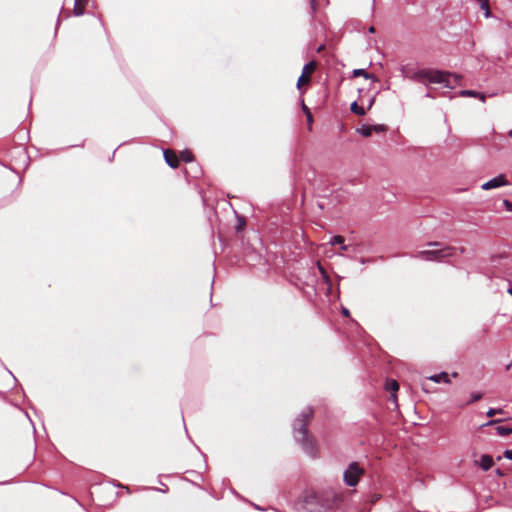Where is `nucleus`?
I'll list each match as a JSON object with an SVG mask.
<instances>
[{
    "label": "nucleus",
    "instance_id": "obj_35",
    "mask_svg": "<svg viewBox=\"0 0 512 512\" xmlns=\"http://www.w3.org/2000/svg\"><path fill=\"white\" fill-rule=\"evenodd\" d=\"M161 485H163L164 487H161V489H158V488H154V489L159 492L166 493L168 491V487L166 485H164L163 483H161Z\"/></svg>",
    "mask_w": 512,
    "mask_h": 512
},
{
    "label": "nucleus",
    "instance_id": "obj_46",
    "mask_svg": "<svg viewBox=\"0 0 512 512\" xmlns=\"http://www.w3.org/2000/svg\"><path fill=\"white\" fill-rule=\"evenodd\" d=\"M511 365H512V363H509L508 365H506L505 369L509 370L511 368Z\"/></svg>",
    "mask_w": 512,
    "mask_h": 512
},
{
    "label": "nucleus",
    "instance_id": "obj_25",
    "mask_svg": "<svg viewBox=\"0 0 512 512\" xmlns=\"http://www.w3.org/2000/svg\"><path fill=\"white\" fill-rule=\"evenodd\" d=\"M501 413H503L502 408H489L488 411L486 412V416L493 417L494 415L501 414Z\"/></svg>",
    "mask_w": 512,
    "mask_h": 512
},
{
    "label": "nucleus",
    "instance_id": "obj_42",
    "mask_svg": "<svg viewBox=\"0 0 512 512\" xmlns=\"http://www.w3.org/2000/svg\"><path fill=\"white\" fill-rule=\"evenodd\" d=\"M10 483H12V481H11V480H7V481H0V486H2V485H7V484H10Z\"/></svg>",
    "mask_w": 512,
    "mask_h": 512
},
{
    "label": "nucleus",
    "instance_id": "obj_15",
    "mask_svg": "<svg viewBox=\"0 0 512 512\" xmlns=\"http://www.w3.org/2000/svg\"><path fill=\"white\" fill-rule=\"evenodd\" d=\"M180 159L184 162V163H193L194 162V156L192 154V152L188 149H184L180 152Z\"/></svg>",
    "mask_w": 512,
    "mask_h": 512
},
{
    "label": "nucleus",
    "instance_id": "obj_14",
    "mask_svg": "<svg viewBox=\"0 0 512 512\" xmlns=\"http://www.w3.org/2000/svg\"><path fill=\"white\" fill-rule=\"evenodd\" d=\"M315 69H316V62L310 61L304 65L302 74L307 76L308 78H310L311 75L314 73Z\"/></svg>",
    "mask_w": 512,
    "mask_h": 512
},
{
    "label": "nucleus",
    "instance_id": "obj_24",
    "mask_svg": "<svg viewBox=\"0 0 512 512\" xmlns=\"http://www.w3.org/2000/svg\"><path fill=\"white\" fill-rule=\"evenodd\" d=\"M236 217V224H247L246 217L242 214H239L237 211L233 210Z\"/></svg>",
    "mask_w": 512,
    "mask_h": 512
},
{
    "label": "nucleus",
    "instance_id": "obj_28",
    "mask_svg": "<svg viewBox=\"0 0 512 512\" xmlns=\"http://www.w3.org/2000/svg\"><path fill=\"white\" fill-rule=\"evenodd\" d=\"M373 132L382 133L386 131V126L383 124L372 125Z\"/></svg>",
    "mask_w": 512,
    "mask_h": 512
},
{
    "label": "nucleus",
    "instance_id": "obj_16",
    "mask_svg": "<svg viewBox=\"0 0 512 512\" xmlns=\"http://www.w3.org/2000/svg\"><path fill=\"white\" fill-rule=\"evenodd\" d=\"M496 432L500 436H507L512 434V426L499 425L496 427Z\"/></svg>",
    "mask_w": 512,
    "mask_h": 512
},
{
    "label": "nucleus",
    "instance_id": "obj_3",
    "mask_svg": "<svg viewBox=\"0 0 512 512\" xmlns=\"http://www.w3.org/2000/svg\"><path fill=\"white\" fill-rule=\"evenodd\" d=\"M410 78L423 84L437 83L443 84L445 87L453 88L454 84H456L461 77L439 70L421 69L415 72Z\"/></svg>",
    "mask_w": 512,
    "mask_h": 512
},
{
    "label": "nucleus",
    "instance_id": "obj_30",
    "mask_svg": "<svg viewBox=\"0 0 512 512\" xmlns=\"http://www.w3.org/2000/svg\"><path fill=\"white\" fill-rule=\"evenodd\" d=\"M306 117H307L308 128H309V130H311L312 129L313 118H312V114H311L310 110H307Z\"/></svg>",
    "mask_w": 512,
    "mask_h": 512
},
{
    "label": "nucleus",
    "instance_id": "obj_40",
    "mask_svg": "<svg viewBox=\"0 0 512 512\" xmlns=\"http://www.w3.org/2000/svg\"><path fill=\"white\" fill-rule=\"evenodd\" d=\"M252 506H253L255 509L260 510V511H264V510H265L264 508H262L261 506H259V505L255 504V503H252Z\"/></svg>",
    "mask_w": 512,
    "mask_h": 512
},
{
    "label": "nucleus",
    "instance_id": "obj_18",
    "mask_svg": "<svg viewBox=\"0 0 512 512\" xmlns=\"http://www.w3.org/2000/svg\"><path fill=\"white\" fill-rule=\"evenodd\" d=\"M358 132L364 137H370L373 132L372 125H363L358 129Z\"/></svg>",
    "mask_w": 512,
    "mask_h": 512
},
{
    "label": "nucleus",
    "instance_id": "obj_53",
    "mask_svg": "<svg viewBox=\"0 0 512 512\" xmlns=\"http://www.w3.org/2000/svg\"><path fill=\"white\" fill-rule=\"evenodd\" d=\"M311 4H314V0H310Z\"/></svg>",
    "mask_w": 512,
    "mask_h": 512
},
{
    "label": "nucleus",
    "instance_id": "obj_43",
    "mask_svg": "<svg viewBox=\"0 0 512 512\" xmlns=\"http://www.w3.org/2000/svg\"><path fill=\"white\" fill-rule=\"evenodd\" d=\"M303 110H304L305 114L307 115V110H309V108L305 104H303Z\"/></svg>",
    "mask_w": 512,
    "mask_h": 512
},
{
    "label": "nucleus",
    "instance_id": "obj_26",
    "mask_svg": "<svg viewBox=\"0 0 512 512\" xmlns=\"http://www.w3.org/2000/svg\"><path fill=\"white\" fill-rule=\"evenodd\" d=\"M483 397V394L481 392H473L471 393V399L468 403H474L479 401Z\"/></svg>",
    "mask_w": 512,
    "mask_h": 512
},
{
    "label": "nucleus",
    "instance_id": "obj_7",
    "mask_svg": "<svg viewBox=\"0 0 512 512\" xmlns=\"http://www.w3.org/2000/svg\"><path fill=\"white\" fill-rule=\"evenodd\" d=\"M507 183L508 182L506 180V177L504 175L500 174V175L494 177L493 179H490L489 181L483 183L481 188L483 190H491V189L505 186V185H507Z\"/></svg>",
    "mask_w": 512,
    "mask_h": 512
},
{
    "label": "nucleus",
    "instance_id": "obj_9",
    "mask_svg": "<svg viewBox=\"0 0 512 512\" xmlns=\"http://www.w3.org/2000/svg\"><path fill=\"white\" fill-rule=\"evenodd\" d=\"M494 462H493V458L488 455V454H483L481 457H480V460H479V466L482 468L483 471H488L491 469V467L493 466Z\"/></svg>",
    "mask_w": 512,
    "mask_h": 512
},
{
    "label": "nucleus",
    "instance_id": "obj_27",
    "mask_svg": "<svg viewBox=\"0 0 512 512\" xmlns=\"http://www.w3.org/2000/svg\"><path fill=\"white\" fill-rule=\"evenodd\" d=\"M481 7L485 11V17L488 18L490 16V10H489L488 1L487 0H482Z\"/></svg>",
    "mask_w": 512,
    "mask_h": 512
},
{
    "label": "nucleus",
    "instance_id": "obj_49",
    "mask_svg": "<svg viewBox=\"0 0 512 512\" xmlns=\"http://www.w3.org/2000/svg\"><path fill=\"white\" fill-rule=\"evenodd\" d=\"M508 293L512 296V287L508 289Z\"/></svg>",
    "mask_w": 512,
    "mask_h": 512
},
{
    "label": "nucleus",
    "instance_id": "obj_22",
    "mask_svg": "<svg viewBox=\"0 0 512 512\" xmlns=\"http://www.w3.org/2000/svg\"><path fill=\"white\" fill-rule=\"evenodd\" d=\"M354 76H363L367 79L372 78L373 76L371 74H368L364 69H355L353 71Z\"/></svg>",
    "mask_w": 512,
    "mask_h": 512
},
{
    "label": "nucleus",
    "instance_id": "obj_39",
    "mask_svg": "<svg viewBox=\"0 0 512 512\" xmlns=\"http://www.w3.org/2000/svg\"><path fill=\"white\" fill-rule=\"evenodd\" d=\"M495 473H496V475H497V476H499V477H503V476H504L503 471H502L501 469H499V468H497V469L495 470Z\"/></svg>",
    "mask_w": 512,
    "mask_h": 512
},
{
    "label": "nucleus",
    "instance_id": "obj_45",
    "mask_svg": "<svg viewBox=\"0 0 512 512\" xmlns=\"http://www.w3.org/2000/svg\"><path fill=\"white\" fill-rule=\"evenodd\" d=\"M231 492H232V494H234V495H236V496H239V494L236 492V490H235V489H231Z\"/></svg>",
    "mask_w": 512,
    "mask_h": 512
},
{
    "label": "nucleus",
    "instance_id": "obj_37",
    "mask_svg": "<svg viewBox=\"0 0 512 512\" xmlns=\"http://www.w3.org/2000/svg\"><path fill=\"white\" fill-rule=\"evenodd\" d=\"M84 145H85V139L82 141L81 144L69 145V146H67V148L84 147Z\"/></svg>",
    "mask_w": 512,
    "mask_h": 512
},
{
    "label": "nucleus",
    "instance_id": "obj_2",
    "mask_svg": "<svg viewBox=\"0 0 512 512\" xmlns=\"http://www.w3.org/2000/svg\"><path fill=\"white\" fill-rule=\"evenodd\" d=\"M314 417V410L311 406H306L294 418L292 423V434L295 443L302 452L312 459L319 457L320 448L318 441L313 433L309 431V424Z\"/></svg>",
    "mask_w": 512,
    "mask_h": 512
},
{
    "label": "nucleus",
    "instance_id": "obj_48",
    "mask_svg": "<svg viewBox=\"0 0 512 512\" xmlns=\"http://www.w3.org/2000/svg\"><path fill=\"white\" fill-rule=\"evenodd\" d=\"M451 376L455 378V377H457V376H458V373H457V372H453V373L451 374Z\"/></svg>",
    "mask_w": 512,
    "mask_h": 512
},
{
    "label": "nucleus",
    "instance_id": "obj_34",
    "mask_svg": "<svg viewBox=\"0 0 512 512\" xmlns=\"http://www.w3.org/2000/svg\"><path fill=\"white\" fill-rule=\"evenodd\" d=\"M501 421H502L501 419H494V420H490V421H489V422H487L485 425H486V426L494 425V424L500 423Z\"/></svg>",
    "mask_w": 512,
    "mask_h": 512
},
{
    "label": "nucleus",
    "instance_id": "obj_17",
    "mask_svg": "<svg viewBox=\"0 0 512 512\" xmlns=\"http://www.w3.org/2000/svg\"><path fill=\"white\" fill-rule=\"evenodd\" d=\"M79 2H80V0H75V4H74V7H73V15L75 17L83 16L84 13H85L84 8L80 5Z\"/></svg>",
    "mask_w": 512,
    "mask_h": 512
},
{
    "label": "nucleus",
    "instance_id": "obj_32",
    "mask_svg": "<svg viewBox=\"0 0 512 512\" xmlns=\"http://www.w3.org/2000/svg\"><path fill=\"white\" fill-rule=\"evenodd\" d=\"M503 456L508 460H512V449H506Z\"/></svg>",
    "mask_w": 512,
    "mask_h": 512
},
{
    "label": "nucleus",
    "instance_id": "obj_31",
    "mask_svg": "<svg viewBox=\"0 0 512 512\" xmlns=\"http://www.w3.org/2000/svg\"><path fill=\"white\" fill-rule=\"evenodd\" d=\"M125 144H126V142H122V143H120V144L117 146V148H116V149H114V151L112 152L111 156H109V158H108V161H109V162H112V161L114 160L115 153H116L117 149H118L119 147H121V146L125 145Z\"/></svg>",
    "mask_w": 512,
    "mask_h": 512
},
{
    "label": "nucleus",
    "instance_id": "obj_51",
    "mask_svg": "<svg viewBox=\"0 0 512 512\" xmlns=\"http://www.w3.org/2000/svg\"><path fill=\"white\" fill-rule=\"evenodd\" d=\"M212 296H213V293L211 292L210 293V301H212Z\"/></svg>",
    "mask_w": 512,
    "mask_h": 512
},
{
    "label": "nucleus",
    "instance_id": "obj_13",
    "mask_svg": "<svg viewBox=\"0 0 512 512\" xmlns=\"http://www.w3.org/2000/svg\"><path fill=\"white\" fill-rule=\"evenodd\" d=\"M399 389V384L396 380L394 379H388L386 381V390L391 392V398H393V400H396V395H395V392Z\"/></svg>",
    "mask_w": 512,
    "mask_h": 512
},
{
    "label": "nucleus",
    "instance_id": "obj_10",
    "mask_svg": "<svg viewBox=\"0 0 512 512\" xmlns=\"http://www.w3.org/2000/svg\"><path fill=\"white\" fill-rule=\"evenodd\" d=\"M429 380L435 382V383H440V382H443V383H450V376L448 373L446 372H440L438 374H434V375H431L428 377Z\"/></svg>",
    "mask_w": 512,
    "mask_h": 512
},
{
    "label": "nucleus",
    "instance_id": "obj_4",
    "mask_svg": "<svg viewBox=\"0 0 512 512\" xmlns=\"http://www.w3.org/2000/svg\"><path fill=\"white\" fill-rule=\"evenodd\" d=\"M288 210V204L285 202L282 203H272L269 206L268 210V220L269 224H287L286 223V215Z\"/></svg>",
    "mask_w": 512,
    "mask_h": 512
},
{
    "label": "nucleus",
    "instance_id": "obj_41",
    "mask_svg": "<svg viewBox=\"0 0 512 512\" xmlns=\"http://www.w3.org/2000/svg\"><path fill=\"white\" fill-rule=\"evenodd\" d=\"M428 245L429 246L439 247L441 244L439 242H430Z\"/></svg>",
    "mask_w": 512,
    "mask_h": 512
},
{
    "label": "nucleus",
    "instance_id": "obj_19",
    "mask_svg": "<svg viewBox=\"0 0 512 512\" xmlns=\"http://www.w3.org/2000/svg\"><path fill=\"white\" fill-rule=\"evenodd\" d=\"M351 111L357 115L363 116L365 115L366 111L363 107L359 106L357 102H353L351 104Z\"/></svg>",
    "mask_w": 512,
    "mask_h": 512
},
{
    "label": "nucleus",
    "instance_id": "obj_21",
    "mask_svg": "<svg viewBox=\"0 0 512 512\" xmlns=\"http://www.w3.org/2000/svg\"><path fill=\"white\" fill-rule=\"evenodd\" d=\"M309 83H310V78L301 74L297 81V87H298V89H301L302 86L308 85Z\"/></svg>",
    "mask_w": 512,
    "mask_h": 512
},
{
    "label": "nucleus",
    "instance_id": "obj_38",
    "mask_svg": "<svg viewBox=\"0 0 512 512\" xmlns=\"http://www.w3.org/2000/svg\"><path fill=\"white\" fill-rule=\"evenodd\" d=\"M60 25V15L58 16L57 20H56V26H55V35L57 34V31H58V27Z\"/></svg>",
    "mask_w": 512,
    "mask_h": 512
},
{
    "label": "nucleus",
    "instance_id": "obj_23",
    "mask_svg": "<svg viewBox=\"0 0 512 512\" xmlns=\"http://www.w3.org/2000/svg\"><path fill=\"white\" fill-rule=\"evenodd\" d=\"M318 269L324 279V282L328 285H330V278H329V275L327 274L326 270L318 263Z\"/></svg>",
    "mask_w": 512,
    "mask_h": 512
},
{
    "label": "nucleus",
    "instance_id": "obj_20",
    "mask_svg": "<svg viewBox=\"0 0 512 512\" xmlns=\"http://www.w3.org/2000/svg\"><path fill=\"white\" fill-rule=\"evenodd\" d=\"M343 243H344V238L342 236L337 235V236H333L331 238L332 245H341V249L346 250V246H344Z\"/></svg>",
    "mask_w": 512,
    "mask_h": 512
},
{
    "label": "nucleus",
    "instance_id": "obj_6",
    "mask_svg": "<svg viewBox=\"0 0 512 512\" xmlns=\"http://www.w3.org/2000/svg\"><path fill=\"white\" fill-rule=\"evenodd\" d=\"M455 248L446 246L434 250H424L417 254V257L426 261H440L446 257L452 256Z\"/></svg>",
    "mask_w": 512,
    "mask_h": 512
},
{
    "label": "nucleus",
    "instance_id": "obj_52",
    "mask_svg": "<svg viewBox=\"0 0 512 512\" xmlns=\"http://www.w3.org/2000/svg\"><path fill=\"white\" fill-rule=\"evenodd\" d=\"M509 136L512 138V129L509 132Z\"/></svg>",
    "mask_w": 512,
    "mask_h": 512
},
{
    "label": "nucleus",
    "instance_id": "obj_1",
    "mask_svg": "<svg viewBox=\"0 0 512 512\" xmlns=\"http://www.w3.org/2000/svg\"><path fill=\"white\" fill-rule=\"evenodd\" d=\"M215 233L223 247H239L245 257L255 262L261 260L262 238L255 226H217V231L211 226V235Z\"/></svg>",
    "mask_w": 512,
    "mask_h": 512
},
{
    "label": "nucleus",
    "instance_id": "obj_12",
    "mask_svg": "<svg viewBox=\"0 0 512 512\" xmlns=\"http://www.w3.org/2000/svg\"><path fill=\"white\" fill-rule=\"evenodd\" d=\"M191 170L193 171L192 175H190L186 169L184 170V174H185V177L187 180L190 177L198 178L200 175H202V168L200 167V165L198 163H195V162L191 163Z\"/></svg>",
    "mask_w": 512,
    "mask_h": 512
},
{
    "label": "nucleus",
    "instance_id": "obj_50",
    "mask_svg": "<svg viewBox=\"0 0 512 512\" xmlns=\"http://www.w3.org/2000/svg\"><path fill=\"white\" fill-rule=\"evenodd\" d=\"M372 104H373V100L370 101L369 108L372 106Z\"/></svg>",
    "mask_w": 512,
    "mask_h": 512
},
{
    "label": "nucleus",
    "instance_id": "obj_29",
    "mask_svg": "<svg viewBox=\"0 0 512 512\" xmlns=\"http://www.w3.org/2000/svg\"><path fill=\"white\" fill-rule=\"evenodd\" d=\"M14 150H15L16 153H18L20 155H23L26 158H28L25 147L19 145V146L14 147Z\"/></svg>",
    "mask_w": 512,
    "mask_h": 512
},
{
    "label": "nucleus",
    "instance_id": "obj_8",
    "mask_svg": "<svg viewBox=\"0 0 512 512\" xmlns=\"http://www.w3.org/2000/svg\"><path fill=\"white\" fill-rule=\"evenodd\" d=\"M164 159L166 164L172 169L179 166V158L175 154H169L168 150H164Z\"/></svg>",
    "mask_w": 512,
    "mask_h": 512
},
{
    "label": "nucleus",
    "instance_id": "obj_44",
    "mask_svg": "<svg viewBox=\"0 0 512 512\" xmlns=\"http://www.w3.org/2000/svg\"><path fill=\"white\" fill-rule=\"evenodd\" d=\"M369 32H370V33H374V32H375V28H374L373 26H371V27L369 28Z\"/></svg>",
    "mask_w": 512,
    "mask_h": 512
},
{
    "label": "nucleus",
    "instance_id": "obj_11",
    "mask_svg": "<svg viewBox=\"0 0 512 512\" xmlns=\"http://www.w3.org/2000/svg\"><path fill=\"white\" fill-rule=\"evenodd\" d=\"M459 95L462 96V97H474V98H478L480 101L482 102H485L486 101V96L485 94L481 93V92H477V91H474V90H461L459 92Z\"/></svg>",
    "mask_w": 512,
    "mask_h": 512
},
{
    "label": "nucleus",
    "instance_id": "obj_33",
    "mask_svg": "<svg viewBox=\"0 0 512 512\" xmlns=\"http://www.w3.org/2000/svg\"><path fill=\"white\" fill-rule=\"evenodd\" d=\"M503 205L504 207L508 210V211H512V203L509 202L508 200H503Z\"/></svg>",
    "mask_w": 512,
    "mask_h": 512
},
{
    "label": "nucleus",
    "instance_id": "obj_5",
    "mask_svg": "<svg viewBox=\"0 0 512 512\" xmlns=\"http://www.w3.org/2000/svg\"><path fill=\"white\" fill-rule=\"evenodd\" d=\"M364 475V469L358 462H351L343 473V481L349 487H355Z\"/></svg>",
    "mask_w": 512,
    "mask_h": 512
},
{
    "label": "nucleus",
    "instance_id": "obj_36",
    "mask_svg": "<svg viewBox=\"0 0 512 512\" xmlns=\"http://www.w3.org/2000/svg\"><path fill=\"white\" fill-rule=\"evenodd\" d=\"M342 315L348 317L350 315L349 310L346 307L341 308Z\"/></svg>",
    "mask_w": 512,
    "mask_h": 512
},
{
    "label": "nucleus",
    "instance_id": "obj_47",
    "mask_svg": "<svg viewBox=\"0 0 512 512\" xmlns=\"http://www.w3.org/2000/svg\"><path fill=\"white\" fill-rule=\"evenodd\" d=\"M9 374L13 377V380H14V381H17L16 377L12 374V372H11V371H9Z\"/></svg>",
    "mask_w": 512,
    "mask_h": 512
}]
</instances>
